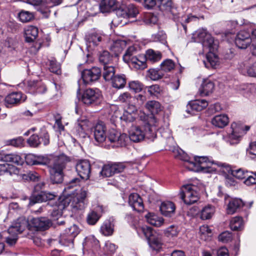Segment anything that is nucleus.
Wrapping results in <instances>:
<instances>
[{
  "instance_id": "f257e3e1",
  "label": "nucleus",
  "mask_w": 256,
  "mask_h": 256,
  "mask_svg": "<svg viewBox=\"0 0 256 256\" xmlns=\"http://www.w3.org/2000/svg\"><path fill=\"white\" fill-rule=\"evenodd\" d=\"M174 156L178 159L184 162L189 163L192 165L193 167L190 168L192 170H195L194 167H197L202 170L207 169L206 172H210L212 170L210 168V165L211 164H214V162L211 161L208 156H197L194 157V162L190 160V158L182 149L178 148H174L172 150ZM214 164L218 165L219 166H224V164L220 162H214Z\"/></svg>"
},
{
  "instance_id": "f03ea898",
  "label": "nucleus",
  "mask_w": 256,
  "mask_h": 256,
  "mask_svg": "<svg viewBox=\"0 0 256 256\" xmlns=\"http://www.w3.org/2000/svg\"><path fill=\"white\" fill-rule=\"evenodd\" d=\"M70 158L64 154L54 158L52 163L48 162V168L50 180L52 184H60L64 180V170Z\"/></svg>"
},
{
  "instance_id": "7ed1b4c3",
  "label": "nucleus",
  "mask_w": 256,
  "mask_h": 256,
  "mask_svg": "<svg viewBox=\"0 0 256 256\" xmlns=\"http://www.w3.org/2000/svg\"><path fill=\"white\" fill-rule=\"evenodd\" d=\"M156 128L146 122L144 126H132L128 132V140L138 142L144 138L153 141L156 137Z\"/></svg>"
},
{
  "instance_id": "20e7f679",
  "label": "nucleus",
  "mask_w": 256,
  "mask_h": 256,
  "mask_svg": "<svg viewBox=\"0 0 256 256\" xmlns=\"http://www.w3.org/2000/svg\"><path fill=\"white\" fill-rule=\"evenodd\" d=\"M87 194V191L82 189L79 191L74 190L70 194H68V196L64 200V202L68 204L74 212L84 210L88 204Z\"/></svg>"
},
{
  "instance_id": "39448f33",
  "label": "nucleus",
  "mask_w": 256,
  "mask_h": 256,
  "mask_svg": "<svg viewBox=\"0 0 256 256\" xmlns=\"http://www.w3.org/2000/svg\"><path fill=\"white\" fill-rule=\"evenodd\" d=\"M138 235L144 236L146 238L150 248L156 252L162 251L163 242L162 235L154 232L150 227L140 228L138 230Z\"/></svg>"
},
{
  "instance_id": "423d86ee",
  "label": "nucleus",
  "mask_w": 256,
  "mask_h": 256,
  "mask_svg": "<svg viewBox=\"0 0 256 256\" xmlns=\"http://www.w3.org/2000/svg\"><path fill=\"white\" fill-rule=\"evenodd\" d=\"M102 96L98 88H89L85 90L82 96L81 100L86 106H94L100 103Z\"/></svg>"
},
{
  "instance_id": "0eeeda50",
  "label": "nucleus",
  "mask_w": 256,
  "mask_h": 256,
  "mask_svg": "<svg viewBox=\"0 0 256 256\" xmlns=\"http://www.w3.org/2000/svg\"><path fill=\"white\" fill-rule=\"evenodd\" d=\"M196 189V186L192 184H185L182 186L180 195L185 204L190 205L198 200V194Z\"/></svg>"
},
{
  "instance_id": "6e6552de",
  "label": "nucleus",
  "mask_w": 256,
  "mask_h": 256,
  "mask_svg": "<svg viewBox=\"0 0 256 256\" xmlns=\"http://www.w3.org/2000/svg\"><path fill=\"white\" fill-rule=\"evenodd\" d=\"M196 36L198 42L202 44L204 48L210 49V50H218V42L214 40V38L206 30H198L196 32Z\"/></svg>"
},
{
  "instance_id": "1a4fd4ad",
  "label": "nucleus",
  "mask_w": 256,
  "mask_h": 256,
  "mask_svg": "<svg viewBox=\"0 0 256 256\" xmlns=\"http://www.w3.org/2000/svg\"><path fill=\"white\" fill-rule=\"evenodd\" d=\"M106 138L112 144L113 148L125 146L128 142V138L126 134L118 132L114 129L109 130Z\"/></svg>"
},
{
  "instance_id": "9d476101",
  "label": "nucleus",
  "mask_w": 256,
  "mask_h": 256,
  "mask_svg": "<svg viewBox=\"0 0 256 256\" xmlns=\"http://www.w3.org/2000/svg\"><path fill=\"white\" fill-rule=\"evenodd\" d=\"M25 91L31 94H44L47 88L45 84L39 80H30L24 83Z\"/></svg>"
},
{
  "instance_id": "9b49d317",
  "label": "nucleus",
  "mask_w": 256,
  "mask_h": 256,
  "mask_svg": "<svg viewBox=\"0 0 256 256\" xmlns=\"http://www.w3.org/2000/svg\"><path fill=\"white\" fill-rule=\"evenodd\" d=\"M138 14V8L134 4L122 5L116 10V14L120 18H136Z\"/></svg>"
},
{
  "instance_id": "f8f14e48",
  "label": "nucleus",
  "mask_w": 256,
  "mask_h": 256,
  "mask_svg": "<svg viewBox=\"0 0 256 256\" xmlns=\"http://www.w3.org/2000/svg\"><path fill=\"white\" fill-rule=\"evenodd\" d=\"M250 32L248 29H244L239 31L235 38V44L240 49H246L252 43Z\"/></svg>"
},
{
  "instance_id": "ddd939ff",
  "label": "nucleus",
  "mask_w": 256,
  "mask_h": 256,
  "mask_svg": "<svg viewBox=\"0 0 256 256\" xmlns=\"http://www.w3.org/2000/svg\"><path fill=\"white\" fill-rule=\"evenodd\" d=\"M101 75L100 68L96 66H94L90 69H85L82 72V78L86 84L98 80Z\"/></svg>"
},
{
  "instance_id": "4468645a",
  "label": "nucleus",
  "mask_w": 256,
  "mask_h": 256,
  "mask_svg": "<svg viewBox=\"0 0 256 256\" xmlns=\"http://www.w3.org/2000/svg\"><path fill=\"white\" fill-rule=\"evenodd\" d=\"M146 108L152 114L150 116H148L147 122L150 123L152 126L157 128L158 127V122L154 114L161 110L160 104L156 100L149 101L146 104Z\"/></svg>"
},
{
  "instance_id": "2eb2a0df",
  "label": "nucleus",
  "mask_w": 256,
  "mask_h": 256,
  "mask_svg": "<svg viewBox=\"0 0 256 256\" xmlns=\"http://www.w3.org/2000/svg\"><path fill=\"white\" fill-rule=\"evenodd\" d=\"M0 160L17 166H22L24 163V158L22 155L17 153H9L3 150H0Z\"/></svg>"
},
{
  "instance_id": "dca6fc26",
  "label": "nucleus",
  "mask_w": 256,
  "mask_h": 256,
  "mask_svg": "<svg viewBox=\"0 0 256 256\" xmlns=\"http://www.w3.org/2000/svg\"><path fill=\"white\" fill-rule=\"evenodd\" d=\"M76 170L82 179L89 178L91 172V166L88 160H83L78 161L76 165Z\"/></svg>"
},
{
  "instance_id": "f3484780",
  "label": "nucleus",
  "mask_w": 256,
  "mask_h": 256,
  "mask_svg": "<svg viewBox=\"0 0 256 256\" xmlns=\"http://www.w3.org/2000/svg\"><path fill=\"white\" fill-rule=\"evenodd\" d=\"M56 197V195L54 194L45 191H40L38 193H34L30 198L28 206H32L36 203L53 200Z\"/></svg>"
},
{
  "instance_id": "a211bd4d",
  "label": "nucleus",
  "mask_w": 256,
  "mask_h": 256,
  "mask_svg": "<svg viewBox=\"0 0 256 256\" xmlns=\"http://www.w3.org/2000/svg\"><path fill=\"white\" fill-rule=\"evenodd\" d=\"M94 138L98 144H102L106 139V128L102 122H98L92 128Z\"/></svg>"
},
{
  "instance_id": "6ab92c4d",
  "label": "nucleus",
  "mask_w": 256,
  "mask_h": 256,
  "mask_svg": "<svg viewBox=\"0 0 256 256\" xmlns=\"http://www.w3.org/2000/svg\"><path fill=\"white\" fill-rule=\"evenodd\" d=\"M29 226L28 221L26 218L23 216L20 217L9 228L8 232L9 234L11 232H16L18 234H20L26 228H28Z\"/></svg>"
},
{
  "instance_id": "aec40b11",
  "label": "nucleus",
  "mask_w": 256,
  "mask_h": 256,
  "mask_svg": "<svg viewBox=\"0 0 256 256\" xmlns=\"http://www.w3.org/2000/svg\"><path fill=\"white\" fill-rule=\"evenodd\" d=\"M208 102L204 100H196L190 102L186 106V112L191 114H195L198 112H200L206 108Z\"/></svg>"
},
{
  "instance_id": "412c9836",
  "label": "nucleus",
  "mask_w": 256,
  "mask_h": 256,
  "mask_svg": "<svg viewBox=\"0 0 256 256\" xmlns=\"http://www.w3.org/2000/svg\"><path fill=\"white\" fill-rule=\"evenodd\" d=\"M26 98L20 92H12L7 95L5 98V104L6 107L15 106L24 102Z\"/></svg>"
},
{
  "instance_id": "4be33fe9",
  "label": "nucleus",
  "mask_w": 256,
  "mask_h": 256,
  "mask_svg": "<svg viewBox=\"0 0 256 256\" xmlns=\"http://www.w3.org/2000/svg\"><path fill=\"white\" fill-rule=\"evenodd\" d=\"M230 133L228 134L226 139V142L230 145L238 144L240 142V132L241 130L240 126L236 122H234L231 124Z\"/></svg>"
},
{
  "instance_id": "5701e85b",
  "label": "nucleus",
  "mask_w": 256,
  "mask_h": 256,
  "mask_svg": "<svg viewBox=\"0 0 256 256\" xmlns=\"http://www.w3.org/2000/svg\"><path fill=\"white\" fill-rule=\"evenodd\" d=\"M128 204L133 210L138 212H141L144 209L142 200L136 193H132L129 196Z\"/></svg>"
},
{
  "instance_id": "b1692460",
  "label": "nucleus",
  "mask_w": 256,
  "mask_h": 256,
  "mask_svg": "<svg viewBox=\"0 0 256 256\" xmlns=\"http://www.w3.org/2000/svg\"><path fill=\"white\" fill-rule=\"evenodd\" d=\"M33 226L39 230H48L52 224L51 220L46 217L33 218L31 220Z\"/></svg>"
},
{
  "instance_id": "393cba45",
  "label": "nucleus",
  "mask_w": 256,
  "mask_h": 256,
  "mask_svg": "<svg viewBox=\"0 0 256 256\" xmlns=\"http://www.w3.org/2000/svg\"><path fill=\"white\" fill-rule=\"evenodd\" d=\"M88 120L86 119L78 120L74 128V132L80 138H85L87 136Z\"/></svg>"
},
{
  "instance_id": "a878e982",
  "label": "nucleus",
  "mask_w": 256,
  "mask_h": 256,
  "mask_svg": "<svg viewBox=\"0 0 256 256\" xmlns=\"http://www.w3.org/2000/svg\"><path fill=\"white\" fill-rule=\"evenodd\" d=\"M246 206V204L240 198L230 199L227 206V213L229 214H232L234 212L239 211L242 207Z\"/></svg>"
},
{
  "instance_id": "bb28decb",
  "label": "nucleus",
  "mask_w": 256,
  "mask_h": 256,
  "mask_svg": "<svg viewBox=\"0 0 256 256\" xmlns=\"http://www.w3.org/2000/svg\"><path fill=\"white\" fill-rule=\"evenodd\" d=\"M208 50V52L206 56V60H204V64L205 66L208 68H216V66L218 64V56L214 54V52L217 50Z\"/></svg>"
},
{
  "instance_id": "cd10ccee",
  "label": "nucleus",
  "mask_w": 256,
  "mask_h": 256,
  "mask_svg": "<svg viewBox=\"0 0 256 256\" xmlns=\"http://www.w3.org/2000/svg\"><path fill=\"white\" fill-rule=\"evenodd\" d=\"M114 219L111 217L106 220L100 227V232L105 236H112L114 231Z\"/></svg>"
},
{
  "instance_id": "c85d7f7f",
  "label": "nucleus",
  "mask_w": 256,
  "mask_h": 256,
  "mask_svg": "<svg viewBox=\"0 0 256 256\" xmlns=\"http://www.w3.org/2000/svg\"><path fill=\"white\" fill-rule=\"evenodd\" d=\"M116 58L111 54L108 51L104 50L100 54L98 60L100 64L104 66H112L116 62Z\"/></svg>"
},
{
  "instance_id": "c756f323",
  "label": "nucleus",
  "mask_w": 256,
  "mask_h": 256,
  "mask_svg": "<svg viewBox=\"0 0 256 256\" xmlns=\"http://www.w3.org/2000/svg\"><path fill=\"white\" fill-rule=\"evenodd\" d=\"M102 40V35L98 32H94L86 36V41L88 47L94 48L99 44Z\"/></svg>"
},
{
  "instance_id": "7c9ffc66",
  "label": "nucleus",
  "mask_w": 256,
  "mask_h": 256,
  "mask_svg": "<svg viewBox=\"0 0 256 256\" xmlns=\"http://www.w3.org/2000/svg\"><path fill=\"white\" fill-rule=\"evenodd\" d=\"M175 209L174 204L170 201L162 202L160 206V210L162 214L168 217H171L174 214Z\"/></svg>"
},
{
  "instance_id": "2f4dec72",
  "label": "nucleus",
  "mask_w": 256,
  "mask_h": 256,
  "mask_svg": "<svg viewBox=\"0 0 256 256\" xmlns=\"http://www.w3.org/2000/svg\"><path fill=\"white\" fill-rule=\"evenodd\" d=\"M116 0H102L100 4V10L102 13L110 12L117 8Z\"/></svg>"
},
{
  "instance_id": "473e14b6",
  "label": "nucleus",
  "mask_w": 256,
  "mask_h": 256,
  "mask_svg": "<svg viewBox=\"0 0 256 256\" xmlns=\"http://www.w3.org/2000/svg\"><path fill=\"white\" fill-rule=\"evenodd\" d=\"M214 88V85L212 81L208 79H205L202 81L199 91L200 94L208 96L212 92Z\"/></svg>"
},
{
  "instance_id": "72a5a7b5",
  "label": "nucleus",
  "mask_w": 256,
  "mask_h": 256,
  "mask_svg": "<svg viewBox=\"0 0 256 256\" xmlns=\"http://www.w3.org/2000/svg\"><path fill=\"white\" fill-rule=\"evenodd\" d=\"M229 122V118L226 114H219L214 116L212 120V124L216 127L223 128Z\"/></svg>"
},
{
  "instance_id": "f704fd0d",
  "label": "nucleus",
  "mask_w": 256,
  "mask_h": 256,
  "mask_svg": "<svg viewBox=\"0 0 256 256\" xmlns=\"http://www.w3.org/2000/svg\"><path fill=\"white\" fill-rule=\"evenodd\" d=\"M130 64L136 70H144L147 67L146 60L144 55H138L133 58Z\"/></svg>"
},
{
  "instance_id": "c9c22d12",
  "label": "nucleus",
  "mask_w": 256,
  "mask_h": 256,
  "mask_svg": "<svg viewBox=\"0 0 256 256\" xmlns=\"http://www.w3.org/2000/svg\"><path fill=\"white\" fill-rule=\"evenodd\" d=\"M26 41L28 42H34L38 36V28L33 26H28L24 30Z\"/></svg>"
},
{
  "instance_id": "e433bc0d",
  "label": "nucleus",
  "mask_w": 256,
  "mask_h": 256,
  "mask_svg": "<svg viewBox=\"0 0 256 256\" xmlns=\"http://www.w3.org/2000/svg\"><path fill=\"white\" fill-rule=\"evenodd\" d=\"M112 79L110 82L114 88H122L126 84V79L124 74H116Z\"/></svg>"
},
{
  "instance_id": "4c0bfd02",
  "label": "nucleus",
  "mask_w": 256,
  "mask_h": 256,
  "mask_svg": "<svg viewBox=\"0 0 256 256\" xmlns=\"http://www.w3.org/2000/svg\"><path fill=\"white\" fill-rule=\"evenodd\" d=\"M144 218L148 224L156 227L160 226L164 223L162 218L158 216L152 212H148Z\"/></svg>"
},
{
  "instance_id": "58836bf2",
  "label": "nucleus",
  "mask_w": 256,
  "mask_h": 256,
  "mask_svg": "<svg viewBox=\"0 0 256 256\" xmlns=\"http://www.w3.org/2000/svg\"><path fill=\"white\" fill-rule=\"evenodd\" d=\"M146 61L152 63L156 62L160 60L162 58V53L159 51H155L152 49H148L144 54Z\"/></svg>"
},
{
  "instance_id": "ea45409f",
  "label": "nucleus",
  "mask_w": 256,
  "mask_h": 256,
  "mask_svg": "<svg viewBox=\"0 0 256 256\" xmlns=\"http://www.w3.org/2000/svg\"><path fill=\"white\" fill-rule=\"evenodd\" d=\"M126 44V42L124 40H118L113 42L110 46V50L114 52L116 58L125 48Z\"/></svg>"
},
{
  "instance_id": "a19ab883",
  "label": "nucleus",
  "mask_w": 256,
  "mask_h": 256,
  "mask_svg": "<svg viewBox=\"0 0 256 256\" xmlns=\"http://www.w3.org/2000/svg\"><path fill=\"white\" fill-rule=\"evenodd\" d=\"M230 226L232 230L239 231L244 228V222L242 217L235 216L230 222Z\"/></svg>"
},
{
  "instance_id": "79ce46f5",
  "label": "nucleus",
  "mask_w": 256,
  "mask_h": 256,
  "mask_svg": "<svg viewBox=\"0 0 256 256\" xmlns=\"http://www.w3.org/2000/svg\"><path fill=\"white\" fill-rule=\"evenodd\" d=\"M114 65L103 66L102 76L106 82H110L116 74Z\"/></svg>"
},
{
  "instance_id": "37998d69",
  "label": "nucleus",
  "mask_w": 256,
  "mask_h": 256,
  "mask_svg": "<svg viewBox=\"0 0 256 256\" xmlns=\"http://www.w3.org/2000/svg\"><path fill=\"white\" fill-rule=\"evenodd\" d=\"M101 217L100 213L94 210H90L86 216V222L89 225H95Z\"/></svg>"
},
{
  "instance_id": "c03bdc74",
  "label": "nucleus",
  "mask_w": 256,
  "mask_h": 256,
  "mask_svg": "<svg viewBox=\"0 0 256 256\" xmlns=\"http://www.w3.org/2000/svg\"><path fill=\"white\" fill-rule=\"evenodd\" d=\"M66 207V204H64V201L60 202L58 206L54 207L51 212V216L54 218V220H57L59 218L62 214V210Z\"/></svg>"
},
{
  "instance_id": "a18cd8bd",
  "label": "nucleus",
  "mask_w": 256,
  "mask_h": 256,
  "mask_svg": "<svg viewBox=\"0 0 256 256\" xmlns=\"http://www.w3.org/2000/svg\"><path fill=\"white\" fill-rule=\"evenodd\" d=\"M137 49L134 46L128 47L123 56V60L126 63H130L132 59L137 56Z\"/></svg>"
},
{
  "instance_id": "49530a36",
  "label": "nucleus",
  "mask_w": 256,
  "mask_h": 256,
  "mask_svg": "<svg viewBox=\"0 0 256 256\" xmlns=\"http://www.w3.org/2000/svg\"><path fill=\"white\" fill-rule=\"evenodd\" d=\"M126 221L132 226L138 234V230L140 228H146V226H140L138 224V218L132 214H128L125 216Z\"/></svg>"
},
{
  "instance_id": "de8ad7c7",
  "label": "nucleus",
  "mask_w": 256,
  "mask_h": 256,
  "mask_svg": "<svg viewBox=\"0 0 256 256\" xmlns=\"http://www.w3.org/2000/svg\"><path fill=\"white\" fill-rule=\"evenodd\" d=\"M24 162H25L28 165L33 166L38 165L41 164H46V160H44V162H41L38 160V158H36L34 155L32 154H28L24 156Z\"/></svg>"
},
{
  "instance_id": "09e8293b",
  "label": "nucleus",
  "mask_w": 256,
  "mask_h": 256,
  "mask_svg": "<svg viewBox=\"0 0 256 256\" xmlns=\"http://www.w3.org/2000/svg\"><path fill=\"white\" fill-rule=\"evenodd\" d=\"M38 135L40 144H43L44 146H47L50 144V135L46 128H42Z\"/></svg>"
},
{
  "instance_id": "8fccbe9b",
  "label": "nucleus",
  "mask_w": 256,
  "mask_h": 256,
  "mask_svg": "<svg viewBox=\"0 0 256 256\" xmlns=\"http://www.w3.org/2000/svg\"><path fill=\"white\" fill-rule=\"evenodd\" d=\"M214 212V208L208 205L204 207L200 213V218L202 220H208L210 218Z\"/></svg>"
},
{
  "instance_id": "3c124183",
  "label": "nucleus",
  "mask_w": 256,
  "mask_h": 256,
  "mask_svg": "<svg viewBox=\"0 0 256 256\" xmlns=\"http://www.w3.org/2000/svg\"><path fill=\"white\" fill-rule=\"evenodd\" d=\"M150 78L153 80H157L164 76V73L162 69L151 68L148 70Z\"/></svg>"
},
{
  "instance_id": "603ef678",
  "label": "nucleus",
  "mask_w": 256,
  "mask_h": 256,
  "mask_svg": "<svg viewBox=\"0 0 256 256\" xmlns=\"http://www.w3.org/2000/svg\"><path fill=\"white\" fill-rule=\"evenodd\" d=\"M200 234L202 240H208L212 236V230L209 226L206 225H204L200 228Z\"/></svg>"
},
{
  "instance_id": "864d4df0",
  "label": "nucleus",
  "mask_w": 256,
  "mask_h": 256,
  "mask_svg": "<svg viewBox=\"0 0 256 256\" xmlns=\"http://www.w3.org/2000/svg\"><path fill=\"white\" fill-rule=\"evenodd\" d=\"M36 10L42 14L46 18H48L50 12L46 0H42L41 2L36 8Z\"/></svg>"
},
{
  "instance_id": "5fc2aeb1",
  "label": "nucleus",
  "mask_w": 256,
  "mask_h": 256,
  "mask_svg": "<svg viewBox=\"0 0 256 256\" xmlns=\"http://www.w3.org/2000/svg\"><path fill=\"white\" fill-rule=\"evenodd\" d=\"M154 42H159L164 44H167L166 35L164 31H159L158 33L152 36Z\"/></svg>"
},
{
  "instance_id": "6e6d98bb",
  "label": "nucleus",
  "mask_w": 256,
  "mask_h": 256,
  "mask_svg": "<svg viewBox=\"0 0 256 256\" xmlns=\"http://www.w3.org/2000/svg\"><path fill=\"white\" fill-rule=\"evenodd\" d=\"M175 64L170 59H166L163 61L160 64V68L162 71L168 72L174 68Z\"/></svg>"
},
{
  "instance_id": "4d7b16f0",
  "label": "nucleus",
  "mask_w": 256,
  "mask_h": 256,
  "mask_svg": "<svg viewBox=\"0 0 256 256\" xmlns=\"http://www.w3.org/2000/svg\"><path fill=\"white\" fill-rule=\"evenodd\" d=\"M18 16L20 20L22 22H28L34 18L32 13L25 10L20 12Z\"/></svg>"
},
{
  "instance_id": "13d9d810",
  "label": "nucleus",
  "mask_w": 256,
  "mask_h": 256,
  "mask_svg": "<svg viewBox=\"0 0 256 256\" xmlns=\"http://www.w3.org/2000/svg\"><path fill=\"white\" fill-rule=\"evenodd\" d=\"M100 174L103 177H110L114 174L115 173L112 169V164L104 165Z\"/></svg>"
},
{
  "instance_id": "bf43d9fd",
  "label": "nucleus",
  "mask_w": 256,
  "mask_h": 256,
  "mask_svg": "<svg viewBox=\"0 0 256 256\" xmlns=\"http://www.w3.org/2000/svg\"><path fill=\"white\" fill-rule=\"evenodd\" d=\"M49 70L52 72L57 74H60V65L55 59L50 60Z\"/></svg>"
},
{
  "instance_id": "052dcab7",
  "label": "nucleus",
  "mask_w": 256,
  "mask_h": 256,
  "mask_svg": "<svg viewBox=\"0 0 256 256\" xmlns=\"http://www.w3.org/2000/svg\"><path fill=\"white\" fill-rule=\"evenodd\" d=\"M249 173V172L247 170L244 171V170L242 168L231 170V174L232 176L238 179H244L246 178V176H248V174Z\"/></svg>"
},
{
  "instance_id": "680f3d73",
  "label": "nucleus",
  "mask_w": 256,
  "mask_h": 256,
  "mask_svg": "<svg viewBox=\"0 0 256 256\" xmlns=\"http://www.w3.org/2000/svg\"><path fill=\"white\" fill-rule=\"evenodd\" d=\"M157 6L161 10H170L172 2L171 0H157Z\"/></svg>"
},
{
  "instance_id": "e2e57ef3",
  "label": "nucleus",
  "mask_w": 256,
  "mask_h": 256,
  "mask_svg": "<svg viewBox=\"0 0 256 256\" xmlns=\"http://www.w3.org/2000/svg\"><path fill=\"white\" fill-rule=\"evenodd\" d=\"M26 142L32 148H38L40 144L38 136L37 134H34L30 136L27 140Z\"/></svg>"
},
{
  "instance_id": "0e129e2a",
  "label": "nucleus",
  "mask_w": 256,
  "mask_h": 256,
  "mask_svg": "<svg viewBox=\"0 0 256 256\" xmlns=\"http://www.w3.org/2000/svg\"><path fill=\"white\" fill-rule=\"evenodd\" d=\"M40 178L39 174L34 171L29 172L22 176L23 179L32 182H38Z\"/></svg>"
},
{
  "instance_id": "69168bd1",
  "label": "nucleus",
  "mask_w": 256,
  "mask_h": 256,
  "mask_svg": "<svg viewBox=\"0 0 256 256\" xmlns=\"http://www.w3.org/2000/svg\"><path fill=\"white\" fill-rule=\"evenodd\" d=\"M128 86L130 88L135 92H138L142 91L144 88V86L138 80L130 82L128 83Z\"/></svg>"
},
{
  "instance_id": "338daca9",
  "label": "nucleus",
  "mask_w": 256,
  "mask_h": 256,
  "mask_svg": "<svg viewBox=\"0 0 256 256\" xmlns=\"http://www.w3.org/2000/svg\"><path fill=\"white\" fill-rule=\"evenodd\" d=\"M24 139L22 136L8 140L6 144L14 147H21L24 146Z\"/></svg>"
},
{
  "instance_id": "774afa93",
  "label": "nucleus",
  "mask_w": 256,
  "mask_h": 256,
  "mask_svg": "<svg viewBox=\"0 0 256 256\" xmlns=\"http://www.w3.org/2000/svg\"><path fill=\"white\" fill-rule=\"evenodd\" d=\"M64 232L66 234L71 236L72 238H74L75 237L79 234L80 229L76 224H73L70 227L66 228Z\"/></svg>"
}]
</instances>
